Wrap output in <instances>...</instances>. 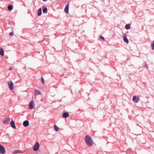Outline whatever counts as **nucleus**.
I'll return each instance as SVG.
<instances>
[{
  "label": "nucleus",
  "mask_w": 154,
  "mask_h": 154,
  "mask_svg": "<svg viewBox=\"0 0 154 154\" xmlns=\"http://www.w3.org/2000/svg\"><path fill=\"white\" fill-rule=\"evenodd\" d=\"M9 35L10 36H13L14 35V32H11L9 33Z\"/></svg>",
  "instance_id": "24"
},
{
  "label": "nucleus",
  "mask_w": 154,
  "mask_h": 154,
  "mask_svg": "<svg viewBox=\"0 0 154 154\" xmlns=\"http://www.w3.org/2000/svg\"><path fill=\"white\" fill-rule=\"evenodd\" d=\"M39 147V144L38 142L36 143L34 146L33 148V150L35 151H37Z\"/></svg>",
  "instance_id": "2"
},
{
  "label": "nucleus",
  "mask_w": 154,
  "mask_h": 154,
  "mask_svg": "<svg viewBox=\"0 0 154 154\" xmlns=\"http://www.w3.org/2000/svg\"><path fill=\"white\" fill-rule=\"evenodd\" d=\"M35 93L36 94H41V93L40 92V91H38L36 90L35 91Z\"/></svg>",
  "instance_id": "21"
},
{
  "label": "nucleus",
  "mask_w": 154,
  "mask_h": 154,
  "mask_svg": "<svg viewBox=\"0 0 154 154\" xmlns=\"http://www.w3.org/2000/svg\"><path fill=\"white\" fill-rule=\"evenodd\" d=\"M69 4H67L65 8L64 11L66 13H68L69 12Z\"/></svg>",
  "instance_id": "8"
},
{
  "label": "nucleus",
  "mask_w": 154,
  "mask_h": 154,
  "mask_svg": "<svg viewBox=\"0 0 154 154\" xmlns=\"http://www.w3.org/2000/svg\"><path fill=\"white\" fill-rule=\"evenodd\" d=\"M4 54V52L3 49L2 48H0V55L3 56Z\"/></svg>",
  "instance_id": "13"
},
{
  "label": "nucleus",
  "mask_w": 154,
  "mask_h": 154,
  "mask_svg": "<svg viewBox=\"0 0 154 154\" xmlns=\"http://www.w3.org/2000/svg\"><path fill=\"white\" fill-rule=\"evenodd\" d=\"M130 25L129 24H128L125 25V28L126 29H128L130 28Z\"/></svg>",
  "instance_id": "17"
},
{
  "label": "nucleus",
  "mask_w": 154,
  "mask_h": 154,
  "mask_svg": "<svg viewBox=\"0 0 154 154\" xmlns=\"http://www.w3.org/2000/svg\"><path fill=\"white\" fill-rule=\"evenodd\" d=\"M10 121L9 118H5L4 119L3 121V123L5 124H8Z\"/></svg>",
  "instance_id": "7"
},
{
  "label": "nucleus",
  "mask_w": 154,
  "mask_h": 154,
  "mask_svg": "<svg viewBox=\"0 0 154 154\" xmlns=\"http://www.w3.org/2000/svg\"><path fill=\"white\" fill-rule=\"evenodd\" d=\"M8 85L9 88L11 90H12L14 88L13 83L11 81H10L8 82Z\"/></svg>",
  "instance_id": "3"
},
{
  "label": "nucleus",
  "mask_w": 154,
  "mask_h": 154,
  "mask_svg": "<svg viewBox=\"0 0 154 154\" xmlns=\"http://www.w3.org/2000/svg\"><path fill=\"white\" fill-rule=\"evenodd\" d=\"M42 11L43 13H46L47 12V8L43 7H42Z\"/></svg>",
  "instance_id": "14"
},
{
  "label": "nucleus",
  "mask_w": 154,
  "mask_h": 154,
  "mask_svg": "<svg viewBox=\"0 0 154 154\" xmlns=\"http://www.w3.org/2000/svg\"><path fill=\"white\" fill-rule=\"evenodd\" d=\"M85 143L89 146H92L93 144V140L91 137L88 135L85 137Z\"/></svg>",
  "instance_id": "1"
},
{
  "label": "nucleus",
  "mask_w": 154,
  "mask_h": 154,
  "mask_svg": "<svg viewBox=\"0 0 154 154\" xmlns=\"http://www.w3.org/2000/svg\"><path fill=\"white\" fill-rule=\"evenodd\" d=\"M13 153H22V152L20 150H16L14 151L13 152Z\"/></svg>",
  "instance_id": "18"
},
{
  "label": "nucleus",
  "mask_w": 154,
  "mask_h": 154,
  "mask_svg": "<svg viewBox=\"0 0 154 154\" xmlns=\"http://www.w3.org/2000/svg\"><path fill=\"white\" fill-rule=\"evenodd\" d=\"M151 45L152 46V50H154V40L152 42Z\"/></svg>",
  "instance_id": "20"
},
{
  "label": "nucleus",
  "mask_w": 154,
  "mask_h": 154,
  "mask_svg": "<svg viewBox=\"0 0 154 154\" xmlns=\"http://www.w3.org/2000/svg\"><path fill=\"white\" fill-rule=\"evenodd\" d=\"M11 69H12V68H11V67H10V68L9 69V70H11Z\"/></svg>",
  "instance_id": "26"
},
{
  "label": "nucleus",
  "mask_w": 154,
  "mask_h": 154,
  "mask_svg": "<svg viewBox=\"0 0 154 154\" xmlns=\"http://www.w3.org/2000/svg\"><path fill=\"white\" fill-rule=\"evenodd\" d=\"M54 128L55 131H58L59 130V128L56 125L54 126Z\"/></svg>",
  "instance_id": "19"
},
{
  "label": "nucleus",
  "mask_w": 154,
  "mask_h": 154,
  "mask_svg": "<svg viewBox=\"0 0 154 154\" xmlns=\"http://www.w3.org/2000/svg\"><path fill=\"white\" fill-rule=\"evenodd\" d=\"M69 116V114L67 112H65L63 114L62 117L64 118H66L68 117Z\"/></svg>",
  "instance_id": "12"
},
{
  "label": "nucleus",
  "mask_w": 154,
  "mask_h": 154,
  "mask_svg": "<svg viewBox=\"0 0 154 154\" xmlns=\"http://www.w3.org/2000/svg\"><path fill=\"white\" fill-rule=\"evenodd\" d=\"M13 6L12 5H11L9 6H8V10L10 11H11L13 9Z\"/></svg>",
  "instance_id": "16"
},
{
  "label": "nucleus",
  "mask_w": 154,
  "mask_h": 154,
  "mask_svg": "<svg viewBox=\"0 0 154 154\" xmlns=\"http://www.w3.org/2000/svg\"><path fill=\"white\" fill-rule=\"evenodd\" d=\"M124 40L127 43H128V39L127 38V36L125 34H124Z\"/></svg>",
  "instance_id": "11"
},
{
  "label": "nucleus",
  "mask_w": 154,
  "mask_h": 154,
  "mask_svg": "<svg viewBox=\"0 0 154 154\" xmlns=\"http://www.w3.org/2000/svg\"><path fill=\"white\" fill-rule=\"evenodd\" d=\"M38 15V16H40L42 14V9L41 8H40L38 10V13H37Z\"/></svg>",
  "instance_id": "15"
},
{
  "label": "nucleus",
  "mask_w": 154,
  "mask_h": 154,
  "mask_svg": "<svg viewBox=\"0 0 154 154\" xmlns=\"http://www.w3.org/2000/svg\"><path fill=\"white\" fill-rule=\"evenodd\" d=\"M139 99L140 98L139 97L137 96H134L133 97L132 100L135 103H137L138 102Z\"/></svg>",
  "instance_id": "5"
},
{
  "label": "nucleus",
  "mask_w": 154,
  "mask_h": 154,
  "mask_svg": "<svg viewBox=\"0 0 154 154\" xmlns=\"http://www.w3.org/2000/svg\"><path fill=\"white\" fill-rule=\"evenodd\" d=\"M44 2H46L47 0H42Z\"/></svg>",
  "instance_id": "25"
},
{
  "label": "nucleus",
  "mask_w": 154,
  "mask_h": 154,
  "mask_svg": "<svg viewBox=\"0 0 154 154\" xmlns=\"http://www.w3.org/2000/svg\"><path fill=\"white\" fill-rule=\"evenodd\" d=\"M10 124L12 127L14 129L16 128V126L15 125V122L13 121H12L10 122Z\"/></svg>",
  "instance_id": "9"
},
{
  "label": "nucleus",
  "mask_w": 154,
  "mask_h": 154,
  "mask_svg": "<svg viewBox=\"0 0 154 154\" xmlns=\"http://www.w3.org/2000/svg\"><path fill=\"white\" fill-rule=\"evenodd\" d=\"M34 106L35 105L34 102L31 101L29 103V109H32L34 107Z\"/></svg>",
  "instance_id": "6"
},
{
  "label": "nucleus",
  "mask_w": 154,
  "mask_h": 154,
  "mask_svg": "<svg viewBox=\"0 0 154 154\" xmlns=\"http://www.w3.org/2000/svg\"><path fill=\"white\" fill-rule=\"evenodd\" d=\"M0 152L2 154H4L5 152V148L1 144H0Z\"/></svg>",
  "instance_id": "4"
},
{
  "label": "nucleus",
  "mask_w": 154,
  "mask_h": 154,
  "mask_svg": "<svg viewBox=\"0 0 154 154\" xmlns=\"http://www.w3.org/2000/svg\"><path fill=\"white\" fill-rule=\"evenodd\" d=\"M100 39H101L103 41H104V38L102 36L100 35Z\"/></svg>",
  "instance_id": "22"
},
{
  "label": "nucleus",
  "mask_w": 154,
  "mask_h": 154,
  "mask_svg": "<svg viewBox=\"0 0 154 154\" xmlns=\"http://www.w3.org/2000/svg\"><path fill=\"white\" fill-rule=\"evenodd\" d=\"M23 125L24 127H26L29 125V122L28 121L26 120L23 122Z\"/></svg>",
  "instance_id": "10"
},
{
  "label": "nucleus",
  "mask_w": 154,
  "mask_h": 154,
  "mask_svg": "<svg viewBox=\"0 0 154 154\" xmlns=\"http://www.w3.org/2000/svg\"><path fill=\"white\" fill-rule=\"evenodd\" d=\"M41 81L43 84H44V80L43 78H42Z\"/></svg>",
  "instance_id": "23"
}]
</instances>
